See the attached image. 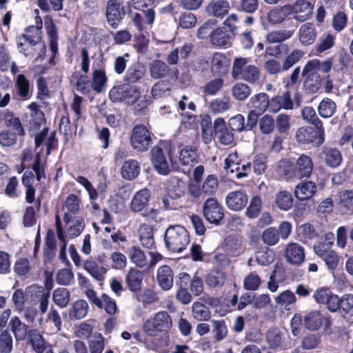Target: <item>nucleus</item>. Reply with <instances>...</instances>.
<instances>
[{"label":"nucleus","mask_w":353,"mask_h":353,"mask_svg":"<svg viewBox=\"0 0 353 353\" xmlns=\"http://www.w3.org/2000/svg\"><path fill=\"white\" fill-rule=\"evenodd\" d=\"M275 302L277 305L287 308L296 302V297L293 292L286 290L275 297Z\"/></svg>","instance_id":"59"},{"label":"nucleus","mask_w":353,"mask_h":353,"mask_svg":"<svg viewBox=\"0 0 353 353\" xmlns=\"http://www.w3.org/2000/svg\"><path fill=\"white\" fill-rule=\"evenodd\" d=\"M298 142L305 144L312 143L314 146H319L324 141L323 128L302 127L296 133Z\"/></svg>","instance_id":"8"},{"label":"nucleus","mask_w":353,"mask_h":353,"mask_svg":"<svg viewBox=\"0 0 353 353\" xmlns=\"http://www.w3.org/2000/svg\"><path fill=\"white\" fill-rule=\"evenodd\" d=\"M248 63V59L236 57L232 65V76L235 79H243L250 83H254L260 79V70L256 65Z\"/></svg>","instance_id":"4"},{"label":"nucleus","mask_w":353,"mask_h":353,"mask_svg":"<svg viewBox=\"0 0 353 353\" xmlns=\"http://www.w3.org/2000/svg\"><path fill=\"white\" fill-rule=\"evenodd\" d=\"M302 74L305 77L303 86L305 91L310 94L316 93L321 85V78L319 72H314L305 65Z\"/></svg>","instance_id":"14"},{"label":"nucleus","mask_w":353,"mask_h":353,"mask_svg":"<svg viewBox=\"0 0 353 353\" xmlns=\"http://www.w3.org/2000/svg\"><path fill=\"white\" fill-rule=\"evenodd\" d=\"M83 268L98 281L103 280L107 269L99 265L94 261L87 260L83 263Z\"/></svg>","instance_id":"40"},{"label":"nucleus","mask_w":353,"mask_h":353,"mask_svg":"<svg viewBox=\"0 0 353 353\" xmlns=\"http://www.w3.org/2000/svg\"><path fill=\"white\" fill-rule=\"evenodd\" d=\"M56 282L62 286H70L74 282V274L71 265L59 269L55 275Z\"/></svg>","instance_id":"44"},{"label":"nucleus","mask_w":353,"mask_h":353,"mask_svg":"<svg viewBox=\"0 0 353 353\" xmlns=\"http://www.w3.org/2000/svg\"><path fill=\"white\" fill-rule=\"evenodd\" d=\"M63 212V221H68L72 218H77L81 212V199L74 194H70L67 196L62 207Z\"/></svg>","instance_id":"15"},{"label":"nucleus","mask_w":353,"mask_h":353,"mask_svg":"<svg viewBox=\"0 0 353 353\" xmlns=\"http://www.w3.org/2000/svg\"><path fill=\"white\" fill-rule=\"evenodd\" d=\"M286 261L294 265H299L305 259V250L297 243H288L285 249Z\"/></svg>","instance_id":"16"},{"label":"nucleus","mask_w":353,"mask_h":353,"mask_svg":"<svg viewBox=\"0 0 353 353\" xmlns=\"http://www.w3.org/2000/svg\"><path fill=\"white\" fill-rule=\"evenodd\" d=\"M140 173V165L137 161L130 159L126 161L121 168V175L127 180L135 179Z\"/></svg>","instance_id":"43"},{"label":"nucleus","mask_w":353,"mask_h":353,"mask_svg":"<svg viewBox=\"0 0 353 353\" xmlns=\"http://www.w3.org/2000/svg\"><path fill=\"white\" fill-rule=\"evenodd\" d=\"M173 272L168 265H162L157 271V281L163 290H168L173 286Z\"/></svg>","instance_id":"30"},{"label":"nucleus","mask_w":353,"mask_h":353,"mask_svg":"<svg viewBox=\"0 0 353 353\" xmlns=\"http://www.w3.org/2000/svg\"><path fill=\"white\" fill-rule=\"evenodd\" d=\"M293 202L292 195L288 191H280L275 196V204L281 210H289L292 207Z\"/></svg>","instance_id":"47"},{"label":"nucleus","mask_w":353,"mask_h":353,"mask_svg":"<svg viewBox=\"0 0 353 353\" xmlns=\"http://www.w3.org/2000/svg\"><path fill=\"white\" fill-rule=\"evenodd\" d=\"M172 327L170 315L166 311L157 312L153 317L146 320L143 324V331L150 336H157L168 332Z\"/></svg>","instance_id":"3"},{"label":"nucleus","mask_w":353,"mask_h":353,"mask_svg":"<svg viewBox=\"0 0 353 353\" xmlns=\"http://www.w3.org/2000/svg\"><path fill=\"white\" fill-rule=\"evenodd\" d=\"M104 338L101 334H94L89 341L90 353H102L104 350Z\"/></svg>","instance_id":"64"},{"label":"nucleus","mask_w":353,"mask_h":353,"mask_svg":"<svg viewBox=\"0 0 353 353\" xmlns=\"http://www.w3.org/2000/svg\"><path fill=\"white\" fill-rule=\"evenodd\" d=\"M269 105L268 96L265 93L257 94L251 97L248 101V105L251 108H254L257 112L263 113Z\"/></svg>","instance_id":"45"},{"label":"nucleus","mask_w":353,"mask_h":353,"mask_svg":"<svg viewBox=\"0 0 353 353\" xmlns=\"http://www.w3.org/2000/svg\"><path fill=\"white\" fill-rule=\"evenodd\" d=\"M28 340L36 353H43L45 350V342L37 330H30L28 331Z\"/></svg>","instance_id":"46"},{"label":"nucleus","mask_w":353,"mask_h":353,"mask_svg":"<svg viewBox=\"0 0 353 353\" xmlns=\"http://www.w3.org/2000/svg\"><path fill=\"white\" fill-rule=\"evenodd\" d=\"M55 227H56V232L57 234L58 239L62 243V245L61 246L59 258L63 262L65 263L67 266H70L71 265L70 263V261L67 259V255L65 253L66 242L65 240V234H64V232H63L62 226H61V222L60 217L58 214L56 215Z\"/></svg>","instance_id":"48"},{"label":"nucleus","mask_w":353,"mask_h":353,"mask_svg":"<svg viewBox=\"0 0 353 353\" xmlns=\"http://www.w3.org/2000/svg\"><path fill=\"white\" fill-rule=\"evenodd\" d=\"M101 304L97 306L100 309H103L109 315H114L118 312V309L115 300L112 299L108 294L103 293L100 297Z\"/></svg>","instance_id":"58"},{"label":"nucleus","mask_w":353,"mask_h":353,"mask_svg":"<svg viewBox=\"0 0 353 353\" xmlns=\"http://www.w3.org/2000/svg\"><path fill=\"white\" fill-rule=\"evenodd\" d=\"M237 159V154H232L228 156L225 160L224 169L228 173L236 172V176L238 179H241L243 176H247L246 172H243L240 170V166L238 163H235L234 161Z\"/></svg>","instance_id":"56"},{"label":"nucleus","mask_w":353,"mask_h":353,"mask_svg":"<svg viewBox=\"0 0 353 353\" xmlns=\"http://www.w3.org/2000/svg\"><path fill=\"white\" fill-rule=\"evenodd\" d=\"M278 175L287 181H292L296 179L295 165L287 159L279 161L276 166Z\"/></svg>","instance_id":"29"},{"label":"nucleus","mask_w":353,"mask_h":353,"mask_svg":"<svg viewBox=\"0 0 353 353\" xmlns=\"http://www.w3.org/2000/svg\"><path fill=\"white\" fill-rule=\"evenodd\" d=\"M295 170L296 179L308 178L313 170V163L312 159L305 154L301 155L296 160Z\"/></svg>","instance_id":"22"},{"label":"nucleus","mask_w":353,"mask_h":353,"mask_svg":"<svg viewBox=\"0 0 353 353\" xmlns=\"http://www.w3.org/2000/svg\"><path fill=\"white\" fill-rule=\"evenodd\" d=\"M317 31L316 26L312 23H305L301 26L298 36L301 43L304 46L313 44L316 40Z\"/></svg>","instance_id":"18"},{"label":"nucleus","mask_w":353,"mask_h":353,"mask_svg":"<svg viewBox=\"0 0 353 353\" xmlns=\"http://www.w3.org/2000/svg\"><path fill=\"white\" fill-rule=\"evenodd\" d=\"M339 204L347 213L353 214V190H342L339 192Z\"/></svg>","instance_id":"54"},{"label":"nucleus","mask_w":353,"mask_h":353,"mask_svg":"<svg viewBox=\"0 0 353 353\" xmlns=\"http://www.w3.org/2000/svg\"><path fill=\"white\" fill-rule=\"evenodd\" d=\"M47 135L48 129L44 128L35 137V148L37 150V154L35 162L32 165V169L36 174L37 180L38 181H40L41 179H44L46 177L43 168L44 161H43L41 159L43 148H41L40 150H38V149L41 145L46 147V155H49L50 154L52 144L54 139L52 134L48 137Z\"/></svg>","instance_id":"2"},{"label":"nucleus","mask_w":353,"mask_h":353,"mask_svg":"<svg viewBox=\"0 0 353 353\" xmlns=\"http://www.w3.org/2000/svg\"><path fill=\"white\" fill-rule=\"evenodd\" d=\"M8 326L17 341H23L28 334V326L17 316L11 318Z\"/></svg>","instance_id":"36"},{"label":"nucleus","mask_w":353,"mask_h":353,"mask_svg":"<svg viewBox=\"0 0 353 353\" xmlns=\"http://www.w3.org/2000/svg\"><path fill=\"white\" fill-rule=\"evenodd\" d=\"M107 77L104 71L101 70H95L92 73V89L101 92L106 83Z\"/></svg>","instance_id":"61"},{"label":"nucleus","mask_w":353,"mask_h":353,"mask_svg":"<svg viewBox=\"0 0 353 353\" xmlns=\"http://www.w3.org/2000/svg\"><path fill=\"white\" fill-rule=\"evenodd\" d=\"M88 305L84 300H78L70 309L69 316L77 320L83 319L88 314Z\"/></svg>","instance_id":"51"},{"label":"nucleus","mask_w":353,"mask_h":353,"mask_svg":"<svg viewBox=\"0 0 353 353\" xmlns=\"http://www.w3.org/2000/svg\"><path fill=\"white\" fill-rule=\"evenodd\" d=\"M232 92V96L236 100L243 101L250 96L251 89L248 85L244 83H236L233 86Z\"/></svg>","instance_id":"63"},{"label":"nucleus","mask_w":353,"mask_h":353,"mask_svg":"<svg viewBox=\"0 0 353 353\" xmlns=\"http://www.w3.org/2000/svg\"><path fill=\"white\" fill-rule=\"evenodd\" d=\"M150 152L151 161L155 170L161 174H168L170 171V168L162 149L154 147Z\"/></svg>","instance_id":"17"},{"label":"nucleus","mask_w":353,"mask_h":353,"mask_svg":"<svg viewBox=\"0 0 353 353\" xmlns=\"http://www.w3.org/2000/svg\"><path fill=\"white\" fill-rule=\"evenodd\" d=\"M145 69L139 63L131 65L127 70L124 79L128 83H134L143 79Z\"/></svg>","instance_id":"42"},{"label":"nucleus","mask_w":353,"mask_h":353,"mask_svg":"<svg viewBox=\"0 0 353 353\" xmlns=\"http://www.w3.org/2000/svg\"><path fill=\"white\" fill-rule=\"evenodd\" d=\"M132 147L139 151L145 152L148 150L152 144L150 132L143 125H137L134 127L130 137Z\"/></svg>","instance_id":"7"},{"label":"nucleus","mask_w":353,"mask_h":353,"mask_svg":"<svg viewBox=\"0 0 353 353\" xmlns=\"http://www.w3.org/2000/svg\"><path fill=\"white\" fill-rule=\"evenodd\" d=\"M185 190V183L178 178H172L167 184L168 195L172 199L181 197Z\"/></svg>","instance_id":"41"},{"label":"nucleus","mask_w":353,"mask_h":353,"mask_svg":"<svg viewBox=\"0 0 353 353\" xmlns=\"http://www.w3.org/2000/svg\"><path fill=\"white\" fill-rule=\"evenodd\" d=\"M0 121L7 127L11 128L15 131V133L23 135V128L19 119L14 117L12 112L8 111H3L0 114Z\"/></svg>","instance_id":"38"},{"label":"nucleus","mask_w":353,"mask_h":353,"mask_svg":"<svg viewBox=\"0 0 353 353\" xmlns=\"http://www.w3.org/2000/svg\"><path fill=\"white\" fill-rule=\"evenodd\" d=\"M126 14V8L122 0H108L106 4L108 23L113 28H117Z\"/></svg>","instance_id":"9"},{"label":"nucleus","mask_w":353,"mask_h":353,"mask_svg":"<svg viewBox=\"0 0 353 353\" xmlns=\"http://www.w3.org/2000/svg\"><path fill=\"white\" fill-rule=\"evenodd\" d=\"M67 228V234L70 238H75L80 235L84 229V221L81 218H72L65 221Z\"/></svg>","instance_id":"50"},{"label":"nucleus","mask_w":353,"mask_h":353,"mask_svg":"<svg viewBox=\"0 0 353 353\" xmlns=\"http://www.w3.org/2000/svg\"><path fill=\"white\" fill-rule=\"evenodd\" d=\"M323 316L318 310H312L307 313L303 317L305 327L310 331L318 330L323 324Z\"/></svg>","instance_id":"34"},{"label":"nucleus","mask_w":353,"mask_h":353,"mask_svg":"<svg viewBox=\"0 0 353 353\" xmlns=\"http://www.w3.org/2000/svg\"><path fill=\"white\" fill-rule=\"evenodd\" d=\"M230 8V3L226 0H212L207 7V12L214 17L223 18L228 14Z\"/></svg>","instance_id":"32"},{"label":"nucleus","mask_w":353,"mask_h":353,"mask_svg":"<svg viewBox=\"0 0 353 353\" xmlns=\"http://www.w3.org/2000/svg\"><path fill=\"white\" fill-rule=\"evenodd\" d=\"M150 195V191L147 188L141 189L136 192L130 203L132 211L134 212L143 211L148 204Z\"/></svg>","instance_id":"23"},{"label":"nucleus","mask_w":353,"mask_h":353,"mask_svg":"<svg viewBox=\"0 0 353 353\" xmlns=\"http://www.w3.org/2000/svg\"><path fill=\"white\" fill-rule=\"evenodd\" d=\"M155 18V12L149 8L142 10L141 13H135L132 17V21L139 31H142L148 26H151Z\"/></svg>","instance_id":"20"},{"label":"nucleus","mask_w":353,"mask_h":353,"mask_svg":"<svg viewBox=\"0 0 353 353\" xmlns=\"http://www.w3.org/2000/svg\"><path fill=\"white\" fill-rule=\"evenodd\" d=\"M226 281L225 274L221 270H212L205 277L206 285L212 289L221 288Z\"/></svg>","instance_id":"31"},{"label":"nucleus","mask_w":353,"mask_h":353,"mask_svg":"<svg viewBox=\"0 0 353 353\" xmlns=\"http://www.w3.org/2000/svg\"><path fill=\"white\" fill-rule=\"evenodd\" d=\"M248 203V197L242 191L231 192L226 197V204L232 210L239 211L243 209Z\"/></svg>","instance_id":"26"},{"label":"nucleus","mask_w":353,"mask_h":353,"mask_svg":"<svg viewBox=\"0 0 353 353\" xmlns=\"http://www.w3.org/2000/svg\"><path fill=\"white\" fill-rule=\"evenodd\" d=\"M322 157L324 159L326 165L331 168H337L343 160L341 152L333 148H323Z\"/></svg>","instance_id":"37"},{"label":"nucleus","mask_w":353,"mask_h":353,"mask_svg":"<svg viewBox=\"0 0 353 353\" xmlns=\"http://www.w3.org/2000/svg\"><path fill=\"white\" fill-rule=\"evenodd\" d=\"M52 299L57 306L64 308L70 300V293L66 288H58L53 292Z\"/></svg>","instance_id":"53"},{"label":"nucleus","mask_w":353,"mask_h":353,"mask_svg":"<svg viewBox=\"0 0 353 353\" xmlns=\"http://www.w3.org/2000/svg\"><path fill=\"white\" fill-rule=\"evenodd\" d=\"M289 15L288 6L285 5L270 10L266 16V20L271 25H278L283 22Z\"/></svg>","instance_id":"33"},{"label":"nucleus","mask_w":353,"mask_h":353,"mask_svg":"<svg viewBox=\"0 0 353 353\" xmlns=\"http://www.w3.org/2000/svg\"><path fill=\"white\" fill-rule=\"evenodd\" d=\"M126 253L130 262L136 267L143 268L148 265L147 256L139 246L132 245L130 247Z\"/></svg>","instance_id":"28"},{"label":"nucleus","mask_w":353,"mask_h":353,"mask_svg":"<svg viewBox=\"0 0 353 353\" xmlns=\"http://www.w3.org/2000/svg\"><path fill=\"white\" fill-rule=\"evenodd\" d=\"M303 51L299 49L293 50L285 58L282 65L283 71H286L298 63L304 56Z\"/></svg>","instance_id":"62"},{"label":"nucleus","mask_w":353,"mask_h":353,"mask_svg":"<svg viewBox=\"0 0 353 353\" xmlns=\"http://www.w3.org/2000/svg\"><path fill=\"white\" fill-rule=\"evenodd\" d=\"M214 136L218 141L223 145H230L234 143V134L229 130L222 118H217L214 122Z\"/></svg>","instance_id":"12"},{"label":"nucleus","mask_w":353,"mask_h":353,"mask_svg":"<svg viewBox=\"0 0 353 353\" xmlns=\"http://www.w3.org/2000/svg\"><path fill=\"white\" fill-rule=\"evenodd\" d=\"M193 317L198 321H208L211 318L209 308L199 301L194 302L192 305Z\"/></svg>","instance_id":"52"},{"label":"nucleus","mask_w":353,"mask_h":353,"mask_svg":"<svg viewBox=\"0 0 353 353\" xmlns=\"http://www.w3.org/2000/svg\"><path fill=\"white\" fill-rule=\"evenodd\" d=\"M34 30L36 31V35L32 38L27 34H23L17 38V43L19 52L27 54L32 49V46L37 45L41 39L40 30L39 28L32 27Z\"/></svg>","instance_id":"24"},{"label":"nucleus","mask_w":353,"mask_h":353,"mask_svg":"<svg viewBox=\"0 0 353 353\" xmlns=\"http://www.w3.org/2000/svg\"><path fill=\"white\" fill-rule=\"evenodd\" d=\"M203 211L205 219L211 223H217L223 217V208L217 201L212 198L205 201Z\"/></svg>","instance_id":"13"},{"label":"nucleus","mask_w":353,"mask_h":353,"mask_svg":"<svg viewBox=\"0 0 353 353\" xmlns=\"http://www.w3.org/2000/svg\"><path fill=\"white\" fill-rule=\"evenodd\" d=\"M289 14H294V19L298 21H305L312 14L314 5L307 0H296L294 4H288Z\"/></svg>","instance_id":"11"},{"label":"nucleus","mask_w":353,"mask_h":353,"mask_svg":"<svg viewBox=\"0 0 353 353\" xmlns=\"http://www.w3.org/2000/svg\"><path fill=\"white\" fill-rule=\"evenodd\" d=\"M229 68V60L222 53L216 52L212 59L211 71L217 74H225Z\"/></svg>","instance_id":"35"},{"label":"nucleus","mask_w":353,"mask_h":353,"mask_svg":"<svg viewBox=\"0 0 353 353\" xmlns=\"http://www.w3.org/2000/svg\"><path fill=\"white\" fill-rule=\"evenodd\" d=\"M318 110L321 117L330 118L335 113L336 105L330 99L325 98L320 102Z\"/></svg>","instance_id":"55"},{"label":"nucleus","mask_w":353,"mask_h":353,"mask_svg":"<svg viewBox=\"0 0 353 353\" xmlns=\"http://www.w3.org/2000/svg\"><path fill=\"white\" fill-rule=\"evenodd\" d=\"M266 342L271 349H284L283 338L281 332L278 328L270 330L266 334Z\"/></svg>","instance_id":"39"},{"label":"nucleus","mask_w":353,"mask_h":353,"mask_svg":"<svg viewBox=\"0 0 353 353\" xmlns=\"http://www.w3.org/2000/svg\"><path fill=\"white\" fill-rule=\"evenodd\" d=\"M211 43L216 46H225L230 42V37L222 28L215 30L210 37Z\"/></svg>","instance_id":"60"},{"label":"nucleus","mask_w":353,"mask_h":353,"mask_svg":"<svg viewBox=\"0 0 353 353\" xmlns=\"http://www.w3.org/2000/svg\"><path fill=\"white\" fill-rule=\"evenodd\" d=\"M294 32V30L288 29L274 30L266 35V40L270 43H281L290 39Z\"/></svg>","instance_id":"49"},{"label":"nucleus","mask_w":353,"mask_h":353,"mask_svg":"<svg viewBox=\"0 0 353 353\" xmlns=\"http://www.w3.org/2000/svg\"><path fill=\"white\" fill-rule=\"evenodd\" d=\"M332 245V242L321 243L314 247V251L325 263L327 270L334 272L338 268L340 259L338 254L331 249Z\"/></svg>","instance_id":"6"},{"label":"nucleus","mask_w":353,"mask_h":353,"mask_svg":"<svg viewBox=\"0 0 353 353\" xmlns=\"http://www.w3.org/2000/svg\"><path fill=\"white\" fill-rule=\"evenodd\" d=\"M294 103L288 91L283 93L281 96H276L269 101L268 108L271 112L276 113L282 108L291 110L293 108Z\"/></svg>","instance_id":"19"},{"label":"nucleus","mask_w":353,"mask_h":353,"mask_svg":"<svg viewBox=\"0 0 353 353\" xmlns=\"http://www.w3.org/2000/svg\"><path fill=\"white\" fill-rule=\"evenodd\" d=\"M150 73L152 78L155 79H163L168 77L172 80L177 79L179 71L175 68H170L161 60H154L150 65Z\"/></svg>","instance_id":"10"},{"label":"nucleus","mask_w":353,"mask_h":353,"mask_svg":"<svg viewBox=\"0 0 353 353\" xmlns=\"http://www.w3.org/2000/svg\"><path fill=\"white\" fill-rule=\"evenodd\" d=\"M316 190L317 186L313 181L301 182L295 188L294 195L298 200L303 201L312 198Z\"/></svg>","instance_id":"21"},{"label":"nucleus","mask_w":353,"mask_h":353,"mask_svg":"<svg viewBox=\"0 0 353 353\" xmlns=\"http://www.w3.org/2000/svg\"><path fill=\"white\" fill-rule=\"evenodd\" d=\"M139 89L125 83L114 86L110 91V99L114 102H123L128 105L134 103L140 98Z\"/></svg>","instance_id":"5"},{"label":"nucleus","mask_w":353,"mask_h":353,"mask_svg":"<svg viewBox=\"0 0 353 353\" xmlns=\"http://www.w3.org/2000/svg\"><path fill=\"white\" fill-rule=\"evenodd\" d=\"M196 158V150L192 147H185L180 152L179 161L183 165L193 166Z\"/></svg>","instance_id":"57"},{"label":"nucleus","mask_w":353,"mask_h":353,"mask_svg":"<svg viewBox=\"0 0 353 353\" xmlns=\"http://www.w3.org/2000/svg\"><path fill=\"white\" fill-rule=\"evenodd\" d=\"M190 241L188 231L181 225H170L164 232L165 246L172 252L181 253Z\"/></svg>","instance_id":"1"},{"label":"nucleus","mask_w":353,"mask_h":353,"mask_svg":"<svg viewBox=\"0 0 353 353\" xmlns=\"http://www.w3.org/2000/svg\"><path fill=\"white\" fill-rule=\"evenodd\" d=\"M139 239L141 245L149 250L156 248L153 228L147 224H141L138 230Z\"/></svg>","instance_id":"27"},{"label":"nucleus","mask_w":353,"mask_h":353,"mask_svg":"<svg viewBox=\"0 0 353 353\" xmlns=\"http://www.w3.org/2000/svg\"><path fill=\"white\" fill-rule=\"evenodd\" d=\"M143 278V272L134 268H130L126 274L125 281L129 290L137 293L140 292Z\"/></svg>","instance_id":"25"}]
</instances>
